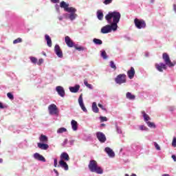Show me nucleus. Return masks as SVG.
Returning a JSON list of instances; mask_svg holds the SVG:
<instances>
[{"instance_id": "obj_1", "label": "nucleus", "mask_w": 176, "mask_h": 176, "mask_svg": "<svg viewBox=\"0 0 176 176\" xmlns=\"http://www.w3.org/2000/svg\"><path fill=\"white\" fill-rule=\"evenodd\" d=\"M121 14L118 12H109L105 16V19L110 25H107L101 28L102 34H109L118 30V23L120 21Z\"/></svg>"}, {"instance_id": "obj_2", "label": "nucleus", "mask_w": 176, "mask_h": 176, "mask_svg": "<svg viewBox=\"0 0 176 176\" xmlns=\"http://www.w3.org/2000/svg\"><path fill=\"white\" fill-rule=\"evenodd\" d=\"M162 58L165 63H155V67L159 72H163V69H167V66L171 68L172 67H174L176 63L175 62H171V60L170 59V56H168V54L164 52L162 54Z\"/></svg>"}, {"instance_id": "obj_3", "label": "nucleus", "mask_w": 176, "mask_h": 176, "mask_svg": "<svg viewBox=\"0 0 176 176\" xmlns=\"http://www.w3.org/2000/svg\"><path fill=\"white\" fill-rule=\"evenodd\" d=\"M88 167L91 173H96V174H102L104 173V170L102 169L101 166H98L97 161L94 160H91L89 162Z\"/></svg>"}, {"instance_id": "obj_4", "label": "nucleus", "mask_w": 176, "mask_h": 176, "mask_svg": "<svg viewBox=\"0 0 176 176\" xmlns=\"http://www.w3.org/2000/svg\"><path fill=\"white\" fill-rule=\"evenodd\" d=\"M134 24L138 30H142V28H146V23L144 19H138L135 18L134 19Z\"/></svg>"}, {"instance_id": "obj_5", "label": "nucleus", "mask_w": 176, "mask_h": 176, "mask_svg": "<svg viewBox=\"0 0 176 176\" xmlns=\"http://www.w3.org/2000/svg\"><path fill=\"white\" fill-rule=\"evenodd\" d=\"M127 76L124 74H121L117 76V78H115V82L118 85H122V83H126L127 82Z\"/></svg>"}, {"instance_id": "obj_6", "label": "nucleus", "mask_w": 176, "mask_h": 176, "mask_svg": "<svg viewBox=\"0 0 176 176\" xmlns=\"http://www.w3.org/2000/svg\"><path fill=\"white\" fill-rule=\"evenodd\" d=\"M50 115H58V109L54 104H52L48 107Z\"/></svg>"}, {"instance_id": "obj_7", "label": "nucleus", "mask_w": 176, "mask_h": 176, "mask_svg": "<svg viewBox=\"0 0 176 176\" xmlns=\"http://www.w3.org/2000/svg\"><path fill=\"white\" fill-rule=\"evenodd\" d=\"M96 137L101 143L105 142L107 141V137H105V135L102 132H98L96 133Z\"/></svg>"}, {"instance_id": "obj_8", "label": "nucleus", "mask_w": 176, "mask_h": 176, "mask_svg": "<svg viewBox=\"0 0 176 176\" xmlns=\"http://www.w3.org/2000/svg\"><path fill=\"white\" fill-rule=\"evenodd\" d=\"M78 103L83 112H87V109H86V107H85V104L83 103V98L82 94L80 95L78 98Z\"/></svg>"}, {"instance_id": "obj_9", "label": "nucleus", "mask_w": 176, "mask_h": 176, "mask_svg": "<svg viewBox=\"0 0 176 176\" xmlns=\"http://www.w3.org/2000/svg\"><path fill=\"white\" fill-rule=\"evenodd\" d=\"M54 52L60 58H63V51H61V48L60 47V45H56L54 47Z\"/></svg>"}, {"instance_id": "obj_10", "label": "nucleus", "mask_w": 176, "mask_h": 176, "mask_svg": "<svg viewBox=\"0 0 176 176\" xmlns=\"http://www.w3.org/2000/svg\"><path fill=\"white\" fill-rule=\"evenodd\" d=\"M56 90L60 97H64L65 96V91H64V88L61 86H58L56 88Z\"/></svg>"}, {"instance_id": "obj_11", "label": "nucleus", "mask_w": 176, "mask_h": 176, "mask_svg": "<svg viewBox=\"0 0 176 176\" xmlns=\"http://www.w3.org/2000/svg\"><path fill=\"white\" fill-rule=\"evenodd\" d=\"M65 42L69 47H74V41L71 40V38L69 36H67L65 37Z\"/></svg>"}, {"instance_id": "obj_12", "label": "nucleus", "mask_w": 176, "mask_h": 176, "mask_svg": "<svg viewBox=\"0 0 176 176\" xmlns=\"http://www.w3.org/2000/svg\"><path fill=\"white\" fill-rule=\"evenodd\" d=\"M34 159H36V160H38L39 162H46V159H45V157L38 153H35L34 154Z\"/></svg>"}, {"instance_id": "obj_13", "label": "nucleus", "mask_w": 176, "mask_h": 176, "mask_svg": "<svg viewBox=\"0 0 176 176\" xmlns=\"http://www.w3.org/2000/svg\"><path fill=\"white\" fill-rule=\"evenodd\" d=\"M127 75L129 79H133L134 78V75H135V69H134V67H131L130 70L127 72Z\"/></svg>"}, {"instance_id": "obj_14", "label": "nucleus", "mask_w": 176, "mask_h": 176, "mask_svg": "<svg viewBox=\"0 0 176 176\" xmlns=\"http://www.w3.org/2000/svg\"><path fill=\"white\" fill-rule=\"evenodd\" d=\"M59 167L64 168L65 171H68V169H69L68 164H67V162H65L64 160L59 161Z\"/></svg>"}, {"instance_id": "obj_15", "label": "nucleus", "mask_w": 176, "mask_h": 176, "mask_svg": "<svg viewBox=\"0 0 176 176\" xmlns=\"http://www.w3.org/2000/svg\"><path fill=\"white\" fill-rule=\"evenodd\" d=\"M37 146L39 149H42L43 151H47V149H49V144H47L38 143Z\"/></svg>"}, {"instance_id": "obj_16", "label": "nucleus", "mask_w": 176, "mask_h": 176, "mask_svg": "<svg viewBox=\"0 0 176 176\" xmlns=\"http://www.w3.org/2000/svg\"><path fill=\"white\" fill-rule=\"evenodd\" d=\"M69 155L67 153H62L60 155V160H63V162H69Z\"/></svg>"}, {"instance_id": "obj_17", "label": "nucleus", "mask_w": 176, "mask_h": 176, "mask_svg": "<svg viewBox=\"0 0 176 176\" xmlns=\"http://www.w3.org/2000/svg\"><path fill=\"white\" fill-rule=\"evenodd\" d=\"M104 151L105 152H107V155H109L110 157H115V152H113V151L111 149V148L106 147Z\"/></svg>"}, {"instance_id": "obj_18", "label": "nucleus", "mask_w": 176, "mask_h": 176, "mask_svg": "<svg viewBox=\"0 0 176 176\" xmlns=\"http://www.w3.org/2000/svg\"><path fill=\"white\" fill-rule=\"evenodd\" d=\"M79 89H80V85H79L69 87V90L72 93H78L79 91Z\"/></svg>"}, {"instance_id": "obj_19", "label": "nucleus", "mask_w": 176, "mask_h": 176, "mask_svg": "<svg viewBox=\"0 0 176 176\" xmlns=\"http://www.w3.org/2000/svg\"><path fill=\"white\" fill-rule=\"evenodd\" d=\"M40 142L43 144H47V142L49 141V139L47 138V136L42 134L39 137Z\"/></svg>"}, {"instance_id": "obj_20", "label": "nucleus", "mask_w": 176, "mask_h": 176, "mask_svg": "<svg viewBox=\"0 0 176 176\" xmlns=\"http://www.w3.org/2000/svg\"><path fill=\"white\" fill-rule=\"evenodd\" d=\"M45 41H47V45L48 47H52V38H50V36L48 34L45 35Z\"/></svg>"}, {"instance_id": "obj_21", "label": "nucleus", "mask_w": 176, "mask_h": 176, "mask_svg": "<svg viewBox=\"0 0 176 176\" xmlns=\"http://www.w3.org/2000/svg\"><path fill=\"white\" fill-rule=\"evenodd\" d=\"M60 7L62 8V9H64L65 11L68 9V7H69V4L65 3V1H61L60 3Z\"/></svg>"}, {"instance_id": "obj_22", "label": "nucleus", "mask_w": 176, "mask_h": 176, "mask_svg": "<svg viewBox=\"0 0 176 176\" xmlns=\"http://www.w3.org/2000/svg\"><path fill=\"white\" fill-rule=\"evenodd\" d=\"M71 124L74 131H76V130H78V122L74 120H72L71 122Z\"/></svg>"}, {"instance_id": "obj_23", "label": "nucleus", "mask_w": 176, "mask_h": 176, "mask_svg": "<svg viewBox=\"0 0 176 176\" xmlns=\"http://www.w3.org/2000/svg\"><path fill=\"white\" fill-rule=\"evenodd\" d=\"M92 111L95 113H98L99 109L98 107H97V103H96V102H93L92 104Z\"/></svg>"}, {"instance_id": "obj_24", "label": "nucleus", "mask_w": 176, "mask_h": 176, "mask_svg": "<svg viewBox=\"0 0 176 176\" xmlns=\"http://www.w3.org/2000/svg\"><path fill=\"white\" fill-rule=\"evenodd\" d=\"M142 114L144 119V122H148V120H151V117H149V116H148V114H146V113H145V111H142Z\"/></svg>"}, {"instance_id": "obj_25", "label": "nucleus", "mask_w": 176, "mask_h": 176, "mask_svg": "<svg viewBox=\"0 0 176 176\" xmlns=\"http://www.w3.org/2000/svg\"><path fill=\"white\" fill-rule=\"evenodd\" d=\"M65 12H67L68 13H76V10L74 7H67Z\"/></svg>"}, {"instance_id": "obj_26", "label": "nucleus", "mask_w": 176, "mask_h": 176, "mask_svg": "<svg viewBox=\"0 0 176 176\" xmlns=\"http://www.w3.org/2000/svg\"><path fill=\"white\" fill-rule=\"evenodd\" d=\"M97 17L98 20H102L104 19V13L102 12L101 10L97 11Z\"/></svg>"}, {"instance_id": "obj_27", "label": "nucleus", "mask_w": 176, "mask_h": 176, "mask_svg": "<svg viewBox=\"0 0 176 176\" xmlns=\"http://www.w3.org/2000/svg\"><path fill=\"white\" fill-rule=\"evenodd\" d=\"M126 97L128 100H135V96L131 94L130 92H127L126 94Z\"/></svg>"}, {"instance_id": "obj_28", "label": "nucleus", "mask_w": 176, "mask_h": 176, "mask_svg": "<svg viewBox=\"0 0 176 176\" xmlns=\"http://www.w3.org/2000/svg\"><path fill=\"white\" fill-rule=\"evenodd\" d=\"M76 17H78V15L76 14H75V12H72L69 15V19L70 20L74 21L76 19Z\"/></svg>"}, {"instance_id": "obj_29", "label": "nucleus", "mask_w": 176, "mask_h": 176, "mask_svg": "<svg viewBox=\"0 0 176 176\" xmlns=\"http://www.w3.org/2000/svg\"><path fill=\"white\" fill-rule=\"evenodd\" d=\"M93 42L95 43V45H101L102 43V41L98 38H94Z\"/></svg>"}, {"instance_id": "obj_30", "label": "nucleus", "mask_w": 176, "mask_h": 176, "mask_svg": "<svg viewBox=\"0 0 176 176\" xmlns=\"http://www.w3.org/2000/svg\"><path fill=\"white\" fill-rule=\"evenodd\" d=\"M66 131H67V129L64 127L60 128L57 130V133L58 134H62V133H66Z\"/></svg>"}, {"instance_id": "obj_31", "label": "nucleus", "mask_w": 176, "mask_h": 176, "mask_svg": "<svg viewBox=\"0 0 176 176\" xmlns=\"http://www.w3.org/2000/svg\"><path fill=\"white\" fill-rule=\"evenodd\" d=\"M30 61L33 63V64H35L36 65L37 63H38V59L34 56H30Z\"/></svg>"}, {"instance_id": "obj_32", "label": "nucleus", "mask_w": 176, "mask_h": 176, "mask_svg": "<svg viewBox=\"0 0 176 176\" xmlns=\"http://www.w3.org/2000/svg\"><path fill=\"white\" fill-rule=\"evenodd\" d=\"M146 124L148 127H153V129H156V125L155 124V123L148 121Z\"/></svg>"}, {"instance_id": "obj_33", "label": "nucleus", "mask_w": 176, "mask_h": 176, "mask_svg": "<svg viewBox=\"0 0 176 176\" xmlns=\"http://www.w3.org/2000/svg\"><path fill=\"white\" fill-rule=\"evenodd\" d=\"M23 42V39L21 38H18L13 41L14 45H16L17 43H21Z\"/></svg>"}, {"instance_id": "obj_34", "label": "nucleus", "mask_w": 176, "mask_h": 176, "mask_svg": "<svg viewBox=\"0 0 176 176\" xmlns=\"http://www.w3.org/2000/svg\"><path fill=\"white\" fill-rule=\"evenodd\" d=\"M84 85L88 87V89H93V86L91 84H89V82H87V80H84Z\"/></svg>"}, {"instance_id": "obj_35", "label": "nucleus", "mask_w": 176, "mask_h": 176, "mask_svg": "<svg viewBox=\"0 0 176 176\" xmlns=\"http://www.w3.org/2000/svg\"><path fill=\"white\" fill-rule=\"evenodd\" d=\"M101 56L102 58H104V60H107V58H108V55H107V52L105 51L102 52Z\"/></svg>"}, {"instance_id": "obj_36", "label": "nucleus", "mask_w": 176, "mask_h": 176, "mask_svg": "<svg viewBox=\"0 0 176 176\" xmlns=\"http://www.w3.org/2000/svg\"><path fill=\"white\" fill-rule=\"evenodd\" d=\"M7 97H8V98H10V100H14V96L13 94H12V93H10V92H8V93L7 94Z\"/></svg>"}, {"instance_id": "obj_37", "label": "nucleus", "mask_w": 176, "mask_h": 176, "mask_svg": "<svg viewBox=\"0 0 176 176\" xmlns=\"http://www.w3.org/2000/svg\"><path fill=\"white\" fill-rule=\"evenodd\" d=\"M110 67L111 68H113L114 71L116 70V65H115V63H113V61L110 62Z\"/></svg>"}, {"instance_id": "obj_38", "label": "nucleus", "mask_w": 176, "mask_h": 176, "mask_svg": "<svg viewBox=\"0 0 176 176\" xmlns=\"http://www.w3.org/2000/svg\"><path fill=\"white\" fill-rule=\"evenodd\" d=\"M140 130H141L142 131H146V130H148V128L146 126H145L144 125H140Z\"/></svg>"}, {"instance_id": "obj_39", "label": "nucleus", "mask_w": 176, "mask_h": 176, "mask_svg": "<svg viewBox=\"0 0 176 176\" xmlns=\"http://www.w3.org/2000/svg\"><path fill=\"white\" fill-rule=\"evenodd\" d=\"M172 146H173V148H176V138L174 137L173 142H172Z\"/></svg>"}, {"instance_id": "obj_40", "label": "nucleus", "mask_w": 176, "mask_h": 176, "mask_svg": "<svg viewBox=\"0 0 176 176\" xmlns=\"http://www.w3.org/2000/svg\"><path fill=\"white\" fill-rule=\"evenodd\" d=\"M112 1L113 0H104L103 3L104 5H109V3H112Z\"/></svg>"}, {"instance_id": "obj_41", "label": "nucleus", "mask_w": 176, "mask_h": 176, "mask_svg": "<svg viewBox=\"0 0 176 176\" xmlns=\"http://www.w3.org/2000/svg\"><path fill=\"white\" fill-rule=\"evenodd\" d=\"M100 122H107L108 120V118L107 117H100Z\"/></svg>"}, {"instance_id": "obj_42", "label": "nucleus", "mask_w": 176, "mask_h": 176, "mask_svg": "<svg viewBox=\"0 0 176 176\" xmlns=\"http://www.w3.org/2000/svg\"><path fill=\"white\" fill-rule=\"evenodd\" d=\"M43 64V58H40L37 62V65H42Z\"/></svg>"}, {"instance_id": "obj_43", "label": "nucleus", "mask_w": 176, "mask_h": 176, "mask_svg": "<svg viewBox=\"0 0 176 176\" xmlns=\"http://www.w3.org/2000/svg\"><path fill=\"white\" fill-rule=\"evenodd\" d=\"M74 47H75L76 50H78L79 52H80V50H85V49L83 48V47L75 46Z\"/></svg>"}, {"instance_id": "obj_44", "label": "nucleus", "mask_w": 176, "mask_h": 176, "mask_svg": "<svg viewBox=\"0 0 176 176\" xmlns=\"http://www.w3.org/2000/svg\"><path fill=\"white\" fill-rule=\"evenodd\" d=\"M54 167H60V165L57 164V159L56 158L54 159Z\"/></svg>"}, {"instance_id": "obj_45", "label": "nucleus", "mask_w": 176, "mask_h": 176, "mask_svg": "<svg viewBox=\"0 0 176 176\" xmlns=\"http://www.w3.org/2000/svg\"><path fill=\"white\" fill-rule=\"evenodd\" d=\"M154 145L157 151H160V146H159L156 142L154 143Z\"/></svg>"}, {"instance_id": "obj_46", "label": "nucleus", "mask_w": 176, "mask_h": 176, "mask_svg": "<svg viewBox=\"0 0 176 176\" xmlns=\"http://www.w3.org/2000/svg\"><path fill=\"white\" fill-rule=\"evenodd\" d=\"M98 107H99V108H101V109H102L103 111L106 110L105 108H104V106L100 103L98 104Z\"/></svg>"}, {"instance_id": "obj_47", "label": "nucleus", "mask_w": 176, "mask_h": 176, "mask_svg": "<svg viewBox=\"0 0 176 176\" xmlns=\"http://www.w3.org/2000/svg\"><path fill=\"white\" fill-rule=\"evenodd\" d=\"M67 144H68V139H65L63 143V146H64V145H67Z\"/></svg>"}, {"instance_id": "obj_48", "label": "nucleus", "mask_w": 176, "mask_h": 176, "mask_svg": "<svg viewBox=\"0 0 176 176\" xmlns=\"http://www.w3.org/2000/svg\"><path fill=\"white\" fill-rule=\"evenodd\" d=\"M51 2H52V3H58V2H60V0H51Z\"/></svg>"}, {"instance_id": "obj_49", "label": "nucleus", "mask_w": 176, "mask_h": 176, "mask_svg": "<svg viewBox=\"0 0 176 176\" xmlns=\"http://www.w3.org/2000/svg\"><path fill=\"white\" fill-rule=\"evenodd\" d=\"M3 108H5V107H3L2 102H0V109H3Z\"/></svg>"}, {"instance_id": "obj_50", "label": "nucleus", "mask_w": 176, "mask_h": 176, "mask_svg": "<svg viewBox=\"0 0 176 176\" xmlns=\"http://www.w3.org/2000/svg\"><path fill=\"white\" fill-rule=\"evenodd\" d=\"M172 159H173L174 162H176V156L175 155H172Z\"/></svg>"}, {"instance_id": "obj_51", "label": "nucleus", "mask_w": 176, "mask_h": 176, "mask_svg": "<svg viewBox=\"0 0 176 176\" xmlns=\"http://www.w3.org/2000/svg\"><path fill=\"white\" fill-rule=\"evenodd\" d=\"M74 142H75V140H69L70 145H73Z\"/></svg>"}, {"instance_id": "obj_52", "label": "nucleus", "mask_w": 176, "mask_h": 176, "mask_svg": "<svg viewBox=\"0 0 176 176\" xmlns=\"http://www.w3.org/2000/svg\"><path fill=\"white\" fill-rule=\"evenodd\" d=\"M54 173L56 174V176H58V171H57L56 169H54Z\"/></svg>"}, {"instance_id": "obj_53", "label": "nucleus", "mask_w": 176, "mask_h": 176, "mask_svg": "<svg viewBox=\"0 0 176 176\" xmlns=\"http://www.w3.org/2000/svg\"><path fill=\"white\" fill-rule=\"evenodd\" d=\"M58 20H60V21H61L63 20V16H59Z\"/></svg>"}, {"instance_id": "obj_54", "label": "nucleus", "mask_w": 176, "mask_h": 176, "mask_svg": "<svg viewBox=\"0 0 176 176\" xmlns=\"http://www.w3.org/2000/svg\"><path fill=\"white\" fill-rule=\"evenodd\" d=\"M162 176H170L168 174H163Z\"/></svg>"}, {"instance_id": "obj_55", "label": "nucleus", "mask_w": 176, "mask_h": 176, "mask_svg": "<svg viewBox=\"0 0 176 176\" xmlns=\"http://www.w3.org/2000/svg\"><path fill=\"white\" fill-rule=\"evenodd\" d=\"M174 107H170V111H174Z\"/></svg>"}, {"instance_id": "obj_56", "label": "nucleus", "mask_w": 176, "mask_h": 176, "mask_svg": "<svg viewBox=\"0 0 176 176\" xmlns=\"http://www.w3.org/2000/svg\"><path fill=\"white\" fill-rule=\"evenodd\" d=\"M3 162V160L2 158H0V163H2Z\"/></svg>"}, {"instance_id": "obj_57", "label": "nucleus", "mask_w": 176, "mask_h": 176, "mask_svg": "<svg viewBox=\"0 0 176 176\" xmlns=\"http://www.w3.org/2000/svg\"><path fill=\"white\" fill-rule=\"evenodd\" d=\"M102 127H104L105 126V124H101Z\"/></svg>"}, {"instance_id": "obj_58", "label": "nucleus", "mask_w": 176, "mask_h": 176, "mask_svg": "<svg viewBox=\"0 0 176 176\" xmlns=\"http://www.w3.org/2000/svg\"><path fill=\"white\" fill-rule=\"evenodd\" d=\"M0 142H1V140H0Z\"/></svg>"}]
</instances>
